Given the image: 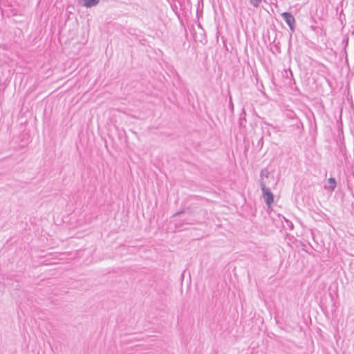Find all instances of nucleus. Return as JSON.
<instances>
[{
  "label": "nucleus",
  "instance_id": "obj_3",
  "mask_svg": "<svg viewBox=\"0 0 354 354\" xmlns=\"http://www.w3.org/2000/svg\"><path fill=\"white\" fill-rule=\"evenodd\" d=\"M82 6L86 8H91L97 6L100 3V0H81Z\"/></svg>",
  "mask_w": 354,
  "mask_h": 354
},
{
  "label": "nucleus",
  "instance_id": "obj_4",
  "mask_svg": "<svg viewBox=\"0 0 354 354\" xmlns=\"http://www.w3.org/2000/svg\"><path fill=\"white\" fill-rule=\"evenodd\" d=\"M269 174H270V172L268 169L264 168V169H261V174H260V177H261L260 184L261 183L262 181L266 182L265 178H266V179L269 178Z\"/></svg>",
  "mask_w": 354,
  "mask_h": 354
},
{
  "label": "nucleus",
  "instance_id": "obj_6",
  "mask_svg": "<svg viewBox=\"0 0 354 354\" xmlns=\"http://www.w3.org/2000/svg\"><path fill=\"white\" fill-rule=\"evenodd\" d=\"M250 2L254 7L257 8L261 2V0H250Z\"/></svg>",
  "mask_w": 354,
  "mask_h": 354
},
{
  "label": "nucleus",
  "instance_id": "obj_2",
  "mask_svg": "<svg viewBox=\"0 0 354 354\" xmlns=\"http://www.w3.org/2000/svg\"><path fill=\"white\" fill-rule=\"evenodd\" d=\"M281 17L286 22L291 30H294L295 25V19L294 16L288 12H284L281 14Z\"/></svg>",
  "mask_w": 354,
  "mask_h": 354
},
{
  "label": "nucleus",
  "instance_id": "obj_7",
  "mask_svg": "<svg viewBox=\"0 0 354 354\" xmlns=\"http://www.w3.org/2000/svg\"><path fill=\"white\" fill-rule=\"evenodd\" d=\"M268 180V179L265 178V181H267ZM267 183H268V182H266V184H267Z\"/></svg>",
  "mask_w": 354,
  "mask_h": 354
},
{
  "label": "nucleus",
  "instance_id": "obj_5",
  "mask_svg": "<svg viewBox=\"0 0 354 354\" xmlns=\"http://www.w3.org/2000/svg\"><path fill=\"white\" fill-rule=\"evenodd\" d=\"M328 183L329 184V189L331 191H334L337 185L335 179L334 178H330L328 180Z\"/></svg>",
  "mask_w": 354,
  "mask_h": 354
},
{
  "label": "nucleus",
  "instance_id": "obj_1",
  "mask_svg": "<svg viewBox=\"0 0 354 354\" xmlns=\"http://www.w3.org/2000/svg\"><path fill=\"white\" fill-rule=\"evenodd\" d=\"M261 188L263 192V197L264 198L265 203L270 207L274 202V196L270 192V189L266 187V182H261Z\"/></svg>",
  "mask_w": 354,
  "mask_h": 354
}]
</instances>
